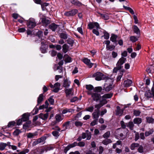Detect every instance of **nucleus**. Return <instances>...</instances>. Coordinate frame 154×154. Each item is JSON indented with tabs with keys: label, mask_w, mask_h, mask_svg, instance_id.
I'll list each match as a JSON object with an SVG mask.
<instances>
[{
	"label": "nucleus",
	"mask_w": 154,
	"mask_h": 154,
	"mask_svg": "<svg viewBox=\"0 0 154 154\" xmlns=\"http://www.w3.org/2000/svg\"><path fill=\"white\" fill-rule=\"evenodd\" d=\"M134 122L135 124H139L141 122L142 120L141 118H136L134 119Z\"/></svg>",
	"instance_id": "obj_29"
},
{
	"label": "nucleus",
	"mask_w": 154,
	"mask_h": 154,
	"mask_svg": "<svg viewBox=\"0 0 154 154\" xmlns=\"http://www.w3.org/2000/svg\"><path fill=\"white\" fill-rule=\"evenodd\" d=\"M89 29H92L94 27H96L97 29H100L99 25L97 22L90 23L88 25Z\"/></svg>",
	"instance_id": "obj_8"
},
{
	"label": "nucleus",
	"mask_w": 154,
	"mask_h": 154,
	"mask_svg": "<svg viewBox=\"0 0 154 154\" xmlns=\"http://www.w3.org/2000/svg\"><path fill=\"white\" fill-rule=\"evenodd\" d=\"M65 92L66 96L68 98H71L74 95V91L72 88L66 89Z\"/></svg>",
	"instance_id": "obj_4"
},
{
	"label": "nucleus",
	"mask_w": 154,
	"mask_h": 154,
	"mask_svg": "<svg viewBox=\"0 0 154 154\" xmlns=\"http://www.w3.org/2000/svg\"><path fill=\"white\" fill-rule=\"evenodd\" d=\"M140 113V112L138 110H134V114L136 116H139Z\"/></svg>",
	"instance_id": "obj_52"
},
{
	"label": "nucleus",
	"mask_w": 154,
	"mask_h": 154,
	"mask_svg": "<svg viewBox=\"0 0 154 154\" xmlns=\"http://www.w3.org/2000/svg\"><path fill=\"white\" fill-rule=\"evenodd\" d=\"M97 120L98 119H95V120H94L91 122L90 124L91 125L93 126L96 125L97 124Z\"/></svg>",
	"instance_id": "obj_56"
},
{
	"label": "nucleus",
	"mask_w": 154,
	"mask_h": 154,
	"mask_svg": "<svg viewBox=\"0 0 154 154\" xmlns=\"http://www.w3.org/2000/svg\"><path fill=\"white\" fill-rule=\"evenodd\" d=\"M97 30L98 29L96 30L95 29H94L92 31L93 33L95 34L97 36H98L99 35V33Z\"/></svg>",
	"instance_id": "obj_58"
},
{
	"label": "nucleus",
	"mask_w": 154,
	"mask_h": 154,
	"mask_svg": "<svg viewBox=\"0 0 154 154\" xmlns=\"http://www.w3.org/2000/svg\"><path fill=\"white\" fill-rule=\"evenodd\" d=\"M107 112V110L106 109H104L101 112L100 115L103 116Z\"/></svg>",
	"instance_id": "obj_64"
},
{
	"label": "nucleus",
	"mask_w": 154,
	"mask_h": 154,
	"mask_svg": "<svg viewBox=\"0 0 154 154\" xmlns=\"http://www.w3.org/2000/svg\"><path fill=\"white\" fill-rule=\"evenodd\" d=\"M63 51L64 53H66L69 50L68 45L66 44H64L63 46Z\"/></svg>",
	"instance_id": "obj_21"
},
{
	"label": "nucleus",
	"mask_w": 154,
	"mask_h": 154,
	"mask_svg": "<svg viewBox=\"0 0 154 154\" xmlns=\"http://www.w3.org/2000/svg\"><path fill=\"white\" fill-rule=\"evenodd\" d=\"M58 26L54 23H52L49 26V28L53 31H54L57 28Z\"/></svg>",
	"instance_id": "obj_22"
},
{
	"label": "nucleus",
	"mask_w": 154,
	"mask_h": 154,
	"mask_svg": "<svg viewBox=\"0 0 154 154\" xmlns=\"http://www.w3.org/2000/svg\"><path fill=\"white\" fill-rule=\"evenodd\" d=\"M104 35L102 36V38L104 37V38L106 39H108L109 38V34L106 31L104 32Z\"/></svg>",
	"instance_id": "obj_43"
},
{
	"label": "nucleus",
	"mask_w": 154,
	"mask_h": 154,
	"mask_svg": "<svg viewBox=\"0 0 154 154\" xmlns=\"http://www.w3.org/2000/svg\"><path fill=\"white\" fill-rule=\"evenodd\" d=\"M36 23L35 19L32 18H30L27 21V26L29 28H33L36 25Z\"/></svg>",
	"instance_id": "obj_3"
},
{
	"label": "nucleus",
	"mask_w": 154,
	"mask_h": 154,
	"mask_svg": "<svg viewBox=\"0 0 154 154\" xmlns=\"http://www.w3.org/2000/svg\"><path fill=\"white\" fill-rule=\"evenodd\" d=\"M102 90V88L101 87L99 86L96 87L94 89V91L95 92H100Z\"/></svg>",
	"instance_id": "obj_30"
},
{
	"label": "nucleus",
	"mask_w": 154,
	"mask_h": 154,
	"mask_svg": "<svg viewBox=\"0 0 154 154\" xmlns=\"http://www.w3.org/2000/svg\"><path fill=\"white\" fill-rule=\"evenodd\" d=\"M70 2L71 3L75 5L80 6L82 5V3L77 0H71Z\"/></svg>",
	"instance_id": "obj_20"
},
{
	"label": "nucleus",
	"mask_w": 154,
	"mask_h": 154,
	"mask_svg": "<svg viewBox=\"0 0 154 154\" xmlns=\"http://www.w3.org/2000/svg\"><path fill=\"white\" fill-rule=\"evenodd\" d=\"M71 148L70 147V145H68L65 148L64 151L65 153H66L67 151L69 150V149Z\"/></svg>",
	"instance_id": "obj_62"
},
{
	"label": "nucleus",
	"mask_w": 154,
	"mask_h": 154,
	"mask_svg": "<svg viewBox=\"0 0 154 154\" xmlns=\"http://www.w3.org/2000/svg\"><path fill=\"white\" fill-rule=\"evenodd\" d=\"M113 81L109 77L106 80V83L103 87L104 90L106 91H109L113 88Z\"/></svg>",
	"instance_id": "obj_1"
},
{
	"label": "nucleus",
	"mask_w": 154,
	"mask_h": 154,
	"mask_svg": "<svg viewBox=\"0 0 154 154\" xmlns=\"http://www.w3.org/2000/svg\"><path fill=\"white\" fill-rule=\"evenodd\" d=\"M120 123L122 127L123 128H125L126 126L124 122L123 121H121Z\"/></svg>",
	"instance_id": "obj_63"
},
{
	"label": "nucleus",
	"mask_w": 154,
	"mask_h": 154,
	"mask_svg": "<svg viewBox=\"0 0 154 154\" xmlns=\"http://www.w3.org/2000/svg\"><path fill=\"white\" fill-rule=\"evenodd\" d=\"M146 120L147 122L149 123H153L154 121V119L151 118H146Z\"/></svg>",
	"instance_id": "obj_53"
},
{
	"label": "nucleus",
	"mask_w": 154,
	"mask_h": 154,
	"mask_svg": "<svg viewBox=\"0 0 154 154\" xmlns=\"http://www.w3.org/2000/svg\"><path fill=\"white\" fill-rule=\"evenodd\" d=\"M60 84L58 82L55 83L54 85V89L53 91L54 92H57L60 90Z\"/></svg>",
	"instance_id": "obj_13"
},
{
	"label": "nucleus",
	"mask_w": 154,
	"mask_h": 154,
	"mask_svg": "<svg viewBox=\"0 0 154 154\" xmlns=\"http://www.w3.org/2000/svg\"><path fill=\"white\" fill-rule=\"evenodd\" d=\"M31 123L30 121H28V122H26V124L23 125V128H24L26 129L27 127H29L30 126V125Z\"/></svg>",
	"instance_id": "obj_50"
},
{
	"label": "nucleus",
	"mask_w": 154,
	"mask_h": 154,
	"mask_svg": "<svg viewBox=\"0 0 154 154\" xmlns=\"http://www.w3.org/2000/svg\"><path fill=\"white\" fill-rule=\"evenodd\" d=\"M112 141L109 139H106L103 140L102 142L103 144L107 145L109 143H111Z\"/></svg>",
	"instance_id": "obj_36"
},
{
	"label": "nucleus",
	"mask_w": 154,
	"mask_h": 154,
	"mask_svg": "<svg viewBox=\"0 0 154 154\" xmlns=\"http://www.w3.org/2000/svg\"><path fill=\"white\" fill-rule=\"evenodd\" d=\"M48 113L45 114L40 113L39 115V117L43 120L47 119L48 118Z\"/></svg>",
	"instance_id": "obj_16"
},
{
	"label": "nucleus",
	"mask_w": 154,
	"mask_h": 154,
	"mask_svg": "<svg viewBox=\"0 0 154 154\" xmlns=\"http://www.w3.org/2000/svg\"><path fill=\"white\" fill-rule=\"evenodd\" d=\"M75 125L78 127L81 126L82 125V123L79 121L75 122Z\"/></svg>",
	"instance_id": "obj_48"
},
{
	"label": "nucleus",
	"mask_w": 154,
	"mask_h": 154,
	"mask_svg": "<svg viewBox=\"0 0 154 154\" xmlns=\"http://www.w3.org/2000/svg\"><path fill=\"white\" fill-rule=\"evenodd\" d=\"M130 40L133 42H134L138 40L137 38L134 36H131L130 38Z\"/></svg>",
	"instance_id": "obj_44"
},
{
	"label": "nucleus",
	"mask_w": 154,
	"mask_h": 154,
	"mask_svg": "<svg viewBox=\"0 0 154 154\" xmlns=\"http://www.w3.org/2000/svg\"><path fill=\"white\" fill-rule=\"evenodd\" d=\"M107 103L106 100H104L103 101H101L99 104L95 105V107L97 108L96 110L99 111V109L104 104Z\"/></svg>",
	"instance_id": "obj_10"
},
{
	"label": "nucleus",
	"mask_w": 154,
	"mask_h": 154,
	"mask_svg": "<svg viewBox=\"0 0 154 154\" xmlns=\"http://www.w3.org/2000/svg\"><path fill=\"white\" fill-rule=\"evenodd\" d=\"M139 145L137 143H132L131 146V149L132 150L134 149L135 147H138L139 146Z\"/></svg>",
	"instance_id": "obj_38"
},
{
	"label": "nucleus",
	"mask_w": 154,
	"mask_h": 154,
	"mask_svg": "<svg viewBox=\"0 0 154 154\" xmlns=\"http://www.w3.org/2000/svg\"><path fill=\"white\" fill-rule=\"evenodd\" d=\"M78 100V98L76 97H74L70 99V101L71 102H74Z\"/></svg>",
	"instance_id": "obj_57"
},
{
	"label": "nucleus",
	"mask_w": 154,
	"mask_h": 154,
	"mask_svg": "<svg viewBox=\"0 0 154 154\" xmlns=\"http://www.w3.org/2000/svg\"><path fill=\"white\" fill-rule=\"evenodd\" d=\"M43 94H40L38 98L37 102L38 104H40L43 100Z\"/></svg>",
	"instance_id": "obj_27"
},
{
	"label": "nucleus",
	"mask_w": 154,
	"mask_h": 154,
	"mask_svg": "<svg viewBox=\"0 0 154 154\" xmlns=\"http://www.w3.org/2000/svg\"><path fill=\"white\" fill-rule=\"evenodd\" d=\"M94 108L93 106H91L88 107L86 109V111L90 112H92L94 110Z\"/></svg>",
	"instance_id": "obj_49"
},
{
	"label": "nucleus",
	"mask_w": 154,
	"mask_h": 154,
	"mask_svg": "<svg viewBox=\"0 0 154 154\" xmlns=\"http://www.w3.org/2000/svg\"><path fill=\"white\" fill-rule=\"evenodd\" d=\"M64 58L65 61L66 63H70L72 61L71 58L67 54H65L64 55Z\"/></svg>",
	"instance_id": "obj_19"
},
{
	"label": "nucleus",
	"mask_w": 154,
	"mask_h": 154,
	"mask_svg": "<svg viewBox=\"0 0 154 154\" xmlns=\"http://www.w3.org/2000/svg\"><path fill=\"white\" fill-rule=\"evenodd\" d=\"M56 120L57 122H59L63 119V118L60 114H57L55 116Z\"/></svg>",
	"instance_id": "obj_25"
},
{
	"label": "nucleus",
	"mask_w": 154,
	"mask_h": 154,
	"mask_svg": "<svg viewBox=\"0 0 154 154\" xmlns=\"http://www.w3.org/2000/svg\"><path fill=\"white\" fill-rule=\"evenodd\" d=\"M92 116L94 119H98L99 116V111L95 110L92 113Z\"/></svg>",
	"instance_id": "obj_15"
},
{
	"label": "nucleus",
	"mask_w": 154,
	"mask_h": 154,
	"mask_svg": "<svg viewBox=\"0 0 154 154\" xmlns=\"http://www.w3.org/2000/svg\"><path fill=\"white\" fill-rule=\"evenodd\" d=\"M83 62L87 65L90 68H91L93 65V63L91 62L90 60L87 58H85L83 60Z\"/></svg>",
	"instance_id": "obj_11"
},
{
	"label": "nucleus",
	"mask_w": 154,
	"mask_h": 154,
	"mask_svg": "<svg viewBox=\"0 0 154 154\" xmlns=\"http://www.w3.org/2000/svg\"><path fill=\"white\" fill-rule=\"evenodd\" d=\"M48 100L49 101V102L52 105H53L54 104V100L53 98V97L51 96L48 99Z\"/></svg>",
	"instance_id": "obj_55"
},
{
	"label": "nucleus",
	"mask_w": 154,
	"mask_h": 154,
	"mask_svg": "<svg viewBox=\"0 0 154 154\" xmlns=\"http://www.w3.org/2000/svg\"><path fill=\"white\" fill-rule=\"evenodd\" d=\"M124 7L125 9L128 10L132 14H134V12L133 10L131 8L129 7L124 6Z\"/></svg>",
	"instance_id": "obj_47"
},
{
	"label": "nucleus",
	"mask_w": 154,
	"mask_h": 154,
	"mask_svg": "<svg viewBox=\"0 0 154 154\" xmlns=\"http://www.w3.org/2000/svg\"><path fill=\"white\" fill-rule=\"evenodd\" d=\"M77 145L80 147H83L85 146V143L83 142H80L77 143Z\"/></svg>",
	"instance_id": "obj_59"
},
{
	"label": "nucleus",
	"mask_w": 154,
	"mask_h": 154,
	"mask_svg": "<svg viewBox=\"0 0 154 154\" xmlns=\"http://www.w3.org/2000/svg\"><path fill=\"white\" fill-rule=\"evenodd\" d=\"M90 95H91V97L93 100L94 101H98L100 98V94L96 92L94 93L92 92Z\"/></svg>",
	"instance_id": "obj_9"
},
{
	"label": "nucleus",
	"mask_w": 154,
	"mask_h": 154,
	"mask_svg": "<svg viewBox=\"0 0 154 154\" xmlns=\"http://www.w3.org/2000/svg\"><path fill=\"white\" fill-rule=\"evenodd\" d=\"M106 48L108 50H112L114 49L115 46L113 45H109V46H106Z\"/></svg>",
	"instance_id": "obj_54"
},
{
	"label": "nucleus",
	"mask_w": 154,
	"mask_h": 154,
	"mask_svg": "<svg viewBox=\"0 0 154 154\" xmlns=\"http://www.w3.org/2000/svg\"><path fill=\"white\" fill-rule=\"evenodd\" d=\"M47 147H44L42 149L37 148L35 150L33 153L34 154H41L44 152L45 150H47Z\"/></svg>",
	"instance_id": "obj_6"
},
{
	"label": "nucleus",
	"mask_w": 154,
	"mask_h": 154,
	"mask_svg": "<svg viewBox=\"0 0 154 154\" xmlns=\"http://www.w3.org/2000/svg\"><path fill=\"white\" fill-rule=\"evenodd\" d=\"M60 36L61 38H62L63 39H66L67 37V35L65 33L63 32L60 34Z\"/></svg>",
	"instance_id": "obj_40"
},
{
	"label": "nucleus",
	"mask_w": 154,
	"mask_h": 154,
	"mask_svg": "<svg viewBox=\"0 0 154 154\" xmlns=\"http://www.w3.org/2000/svg\"><path fill=\"white\" fill-rule=\"evenodd\" d=\"M123 112V110L120 109L119 106H117V107L116 114L119 116H120L122 114Z\"/></svg>",
	"instance_id": "obj_23"
},
{
	"label": "nucleus",
	"mask_w": 154,
	"mask_h": 154,
	"mask_svg": "<svg viewBox=\"0 0 154 154\" xmlns=\"http://www.w3.org/2000/svg\"><path fill=\"white\" fill-rule=\"evenodd\" d=\"M117 36L114 34H112L110 38V40L113 42H116Z\"/></svg>",
	"instance_id": "obj_26"
},
{
	"label": "nucleus",
	"mask_w": 154,
	"mask_h": 154,
	"mask_svg": "<svg viewBox=\"0 0 154 154\" xmlns=\"http://www.w3.org/2000/svg\"><path fill=\"white\" fill-rule=\"evenodd\" d=\"M126 60V58H124L123 57H122L118 60L117 64L116 66L119 69H121L122 68V66Z\"/></svg>",
	"instance_id": "obj_5"
},
{
	"label": "nucleus",
	"mask_w": 154,
	"mask_h": 154,
	"mask_svg": "<svg viewBox=\"0 0 154 154\" xmlns=\"http://www.w3.org/2000/svg\"><path fill=\"white\" fill-rule=\"evenodd\" d=\"M67 43L70 45L72 47L73 46L74 43V41L73 39L72 38H68L67 40Z\"/></svg>",
	"instance_id": "obj_31"
},
{
	"label": "nucleus",
	"mask_w": 154,
	"mask_h": 154,
	"mask_svg": "<svg viewBox=\"0 0 154 154\" xmlns=\"http://www.w3.org/2000/svg\"><path fill=\"white\" fill-rule=\"evenodd\" d=\"M104 150L103 147L102 146H100L99 147V153L101 154Z\"/></svg>",
	"instance_id": "obj_61"
},
{
	"label": "nucleus",
	"mask_w": 154,
	"mask_h": 154,
	"mask_svg": "<svg viewBox=\"0 0 154 154\" xmlns=\"http://www.w3.org/2000/svg\"><path fill=\"white\" fill-rule=\"evenodd\" d=\"M153 131L152 129H151L149 131L146 132L145 133V135H150L152 134Z\"/></svg>",
	"instance_id": "obj_60"
},
{
	"label": "nucleus",
	"mask_w": 154,
	"mask_h": 154,
	"mask_svg": "<svg viewBox=\"0 0 154 154\" xmlns=\"http://www.w3.org/2000/svg\"><path fill=\"white\" fill-rule=\"evenodd\" d=\"M46 137L45 136H43L41 138L38 139L37 140L39 143L44 142L46 139Z\"/></svg>",
	"instance_id": "obj_42"
},
{
	"label": "nucleus",
	"mask_w": 154,
	"mask_h": 154,
	"mask_svg": "<svg viewBox=\"0 0 154 154\" xmlns=\"http://www.w3.org/2000/svg\"><path fill=\"white\" fill-rule=\"evenodd\" d=\"M78 12V10L73 9L71 11L65 13L64 15L67 16H71L75 15Z\"/></svg>",
	"instance_id": "obj_7"
},
{
	"label": "nucleus",
	"mask_w": 154,
	"mask_h": 154,
	"mask_svg": "<svg viewBox=\"0 0 154 154\" xmlns=\"http://www.w3.org/2000/svg\"><path fill=\"white\" fill-rule=\"evenodd\" d=\"M92 77L95 78V80L98 81L102 80H106L108 78V77L104 75L103 73L99 72L93 74Z\"/></svg>",
	"instance_id": "obj_2"
},
{
	"label": "nucleus",
	"mask_w": 154,
	"mask_h": 154,
	"mask_svg": "<svg viewBox=\"0 0 154 154\" xmlns=\"http://www.w3.org/2000/svg\"><path fill=\"white\" fill-rule=\"evenodd\" d=\"M22 131L19 130V129H16L15 130L13 133L14 135H18L19 134H21Z\"/></svg>",
	"instance_id": "obj_51"
},
{
	"label": "nucleus",
	"mask_w": 154,
	"mask_h": 154,
	"mask_svg": "<svg viewBox=\"0 0 154 154\" xmlns=\"http://www.w3.org/2000/svg\"><path fill=\"white\" fill-rule=\"evenodd\" d=\"M69 123L70 122L68 121L63 124V127L65 130L66 129L69 128Z\"/></svg>",
	"instance_id": "obj_37"
},
{
	"label": "nucleus",
	"mask_w": 154,
	"mask_h": 154,
	"mask_svg": "<svg viewBox=\"0 0 154 154\" xmlns=\"http://www.w3.org/2000/svg\"><path fill=\"white\" fill-rule=\"evenodd\" d=\"M112 94H104L103 96V99L110 98L112 96Z\"/></svg>",
	"instance_id": "obj_39"
},
{
	"label": "nucleus",
	"mask_w": 154,
	"mask_h": 154,
	"mask_svg": "<svg viewBox=\"0 0 154 154\" xmlns=\"http://www.w3.org/2000/svg\"><path fill=\"white\" fill-rule=\"evenodd\" d=\"M134 30L135 33L137 34H140V31L136 25L134 26Z\"/></svg>",
	"instance_id": "obj_35"
},
{
	"label": "nucleus",
	"mask_w": 154,
	"mask_h": 154,
	"mask_svg": "<svg viewBox=\"0 0 154 154\" xmlns=\"http://www.w3.org/2000/svg\"><path fill=\"white\" fill-rule=\"evenodd\" d=\"M86 88L88 90L87 93L88 95H90V94H91V93L92 92L91 91L92 90H94V89L93 86L91 85H86Z\"/></svg>",
	"instance_id": "obj_12"
},
{
	"label": "nucleus",
	"mask_w": 154,
	"mask_h": 154,
	"mask_svg": "<svg viewBox=\"0 0 154 154\" xmlns=\"http://www.w3.org/2000/svg\"><path fill=\"white\" fill-rule=\"evenodd\" d=\"M145 96L149 99L150 98L152 97H154V95L152 93L151 91H146L145 94Z\"/></svg>",
	"instance_id": "obj_18"
},
{
	"label": "nucleus",
	"mask_w": 154,
	"mask_h": 154,
	"mask_svg": "<svg viewBox=\"0 0 154 154\" xmlns=\"http://www.w3.org/2000/svg\"><path fill=\"white\" fill-rule=\"evenodd\" d=\"M42 22L45 25H47L50 23V21L45 18H42Z\"/></svg>",
	"instance_id": "obj_33"
},
{
	"label": "nucleus",
	"mask_w": 154,
	"mask_h": 154,
	"mask_svg": "<svg viewBox=\"0 0 154 154\" xmlns=\"http://www.w3.org/2000/svg\"><path fill=\"white\" fill-rule=\"evenodd\" d=\"M56 130H55L52 132V135H57L59 134V131L60 130V128L58 127H56Z\"/></svg>",
	"instance_id": "obj_45"
},
{
	"label": "nucleus",
	"mask_w": 154,
	"mask_h": 154,
	"mask_svg": "<svg viewBox=\"0 0 154 154\" xmlns=\"http://www.w3.org/2000/svg\"><path fill=\"white\" fill-rule=\"evenodd\" d=\"M132 81L129 79H127L124 82V85L125 87H128L131 85L132 84Z\"/></svg>",
	"instance_id": "obj_17"
},
{
	"label": "nucleus",
	"mask_w": 154,
	"mask_h": 154,
	"mask_svg": "<svg viewBox=\"0 0 154 154\" xmlns=\"http://www.w3.org/2000/svg\"><path fill=\"white\" fill-rule=\"evenodd\" d=\"M16 125V122L14 121L9 122L8 125V127H12Z\"/></svg>",
	"instance_id": "obj_41"
},
{
	"label": "nucleus",
	"mask_w": 154,
	"mask_h": 154,
	"mask_svg": "<svg viewBox=\"0 0 154 154\" xmlns=\"http://www.w3.org/2000/svg\"><path fill=\"white\" fill-rule=\"evenodd\" d=\"M71 83V82L68 79H64L63 83V86L65 88H68Z\"/></svg>",
	"instance_id": "obj_14"
},
{
	"label": "nucleus",
	"mask_w": 154,
	"mask_h": 154,
	"mask_svg": "<svg viewBox=\"0 0 154 154\" xmlns=\"http://www.w3.org/2000/svg\"><path fill=\"white\" fill-rule=\"evenodd\" d=\"M127 127L129 128L131 130H132L134 126V125L133 122H129L127 125Z\"/></svg>",
	"instance_id": "obj_34"
},
{
	"label": "nucleus",
	"mask_w": 154,
	"mask_h": 154,
	"mask_svg": "<svg viewBox=\"0 0 154 154\" xmlns=\"http://www.w3.org/2000/svg\"><path fill=\"white\" fill-rule=\"evenodd\" d=\"M8 145V143H7V144L4 143H0V150H4L5 147Z\"/></svg>",
	"instance_id": "obj_24"
},
{
	"label": "nucleus",
	"mask_w": 154,
	"mask_h": 154,
	"mask_svg": "<svg viewBox=\"0 0 154 154\" xmlns=\"http://www.w3.org/2000/svg\"><path fill=\"white\" fill-rule=\"evenodd\" d=\"M123 75V72H120L119 75L117 76L116 79V81L117 82H119L120 80V79L122 76Z\"/></svg>",
	"instance_id": "obj_46"
},
{
	"label": "nucleus",
	"mask_w": 154,
	"mask_h": 154,
	"mask_svg": "<svg viewBox=\"0 0 154 154\" xmlns=\"http://www.w3.org/2000/svg\"><path fill=\"white\" fill-rule=\"evenodd\" d=\"M23 122L27 121L28 119V117L27 113H24L22 116L21 118Z\"/></svg>",
	"instance_id": "obj_28"
},
{
	"label": "nucleus",
	"mask_w": 154,
	"mask_h": 154,
	"mask_svg": "<svg viewBox=\"0 0 154 154\" xmlns=\"http://www.w3.org/2000/svg\"><path fill=\"white\" fill-rule=\"evenodd\" d=\"M101 17L105 20H107L109 18V16L108 15L105 14H100Z\"/></svg>",
	"instance_id": "obj_32"
}]
</instances>
